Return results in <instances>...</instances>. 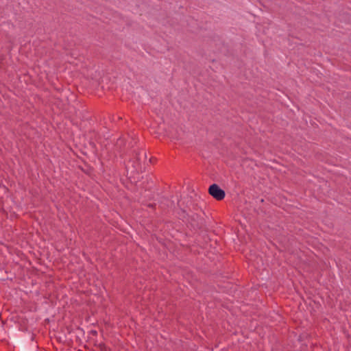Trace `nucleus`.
<instances>
[{"label": "nucleus", "mask_w": 351, "mask_h": 351, "mask_svg": "<svg viewBox=\"0 0 351 351\" xmlns=\"http://www.w3.org/2000/svg\"><path fill=\"white\" fill-rule=\"evenodd\" d=\"M135 158L136 159V164L134 166L136 169H141L140 161L143 160L144 162L147 159V153L144 150H138L135 152Z\"/></svg>", "instance_id": "obj_2"}, {"label": "nucleus", "mask_w": 351, "mask_h": 351, "mask_svg": "<svg viewBox=\"0 0 351 351\" xmlns=\"http://www.w3.org/2000/svg\"><path fill=\"white\" fill-rule=\"evenodd\" d=\"M208 193L217 200H222L226 195L224 191L220 189L216 184L210 186Z\"/></svg>", "instance_id": "obj_1"}, {"label": "nucleus", "mask_w": 351, "mask_h": 351, "mask_svg": "<svg viewBox=\"0 0 351 351\" xmlns=\"http://www.w3.org/2000/svg\"><path fill=\"white\" fill-rule=\"evenodd\" d=\"M154 160H155V158H151L149 159V162H154Z\"/></svg>", "instance_id": "obj_3"}, {"label": "nucleus", "mask_w": 351, "mask_h": 351, "mask_svg": "<svg viewBox=\"0 0 351 351\" xmlns=\"http://www.w3.org/2000/svg\"><path fill=\"white\" fill-rule=\"evenodd\" d=\"M148 206H149V207H152V208H154V204H149Z\"/></svg>", "instance_id": "obj_4"}]
</instances>
